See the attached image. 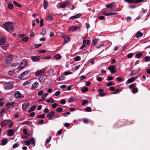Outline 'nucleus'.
Wrapping results in <instances>:
<instances>
[{
	"mask_svg": "<svg viewBox=\"0 0 150 150\" xmlns=\"http://www.w3.org/2000/svg\"><path fill=\"white\" fill-rule=\"evenodd\" d=\"M46 102L50 103H52L54 102V100L52 98H50L49 100H46Z\"/></svg>",
	"mask_w": 150,
	"mask_h": 150,
	"instance_id": "7c9ffc66",
	"label": "nucleus"
},
{
	"mask_svg": "<svg viewBox=\"0 0 150 150\" xmlns=\"http://www.w3.org/2000/svg\"><path fill=\"white\" fill-rule=\"evenodd\" d=\"M8 142V140L6 139H4L2 141V144L3 145H6Z\"/></svg>",
	"mask_w": 150,
	"mask_h": 150,
	"instance_id": "bb28decb",
	"label": "nucleus"
},
{
	"mask_svg": "<svg viewBox=\"0 0 150 150\" xmlns=\"http://www.w3.org/2000/svg\"><path fill=\"white\" fill-rule=\"evenodd\" d=\"M138 91V89L137 88H134L132 90V92L134 93H135Z\"/></svg>",
	"mask_w": 150,
	"mask_h": 150,
	"instance_id": "603ef678",
	"label": "nucleus"
},
{
	"mask_svg": "<svg viewBox=\"0 0 150 150\" xmlns=\"http://www.w3.org/2000/svg\"><path fill=\"white\" fill-rule=\"evenodd\" d=\"M116 67L113 66H110L108 67V69L112 73H114L116 71Z\"/></svg>",
	"mask_w": 150,
	"mask_h": 150,
	"instance_id": "423d86ee",
	"label": "nucleus"
},
{
	"mask_svg": "<svg viewBox=\"0 0 150 150\" xmlns=\"http://www.w3.org/2000/svg\"><path fill=\"white\" fill-rule=\"evenodd\" d=\"M18 37H24V38H28L26 36H25V34H18Z\"/></svg>",
	"mask_w": 150,
	"mask_h": 150,
	"instance_id": "c03bdc74",
	"label": "nucleus"
},
{
	"mask_svg": "<svg viewBox=\"0 0 150 150\" xmlns=\"http://www.w3.org/2000/svg\"><path fill=\"white\" fill-rule=\"evenodd\" d=\"M70 4V3L69 1H66L64 3L60 5V8H64L69 5Z\"/></svg>",
	"mask_w": 150,
	"mask_h": 150,
	"instance_id": "0eeeda50",
	"label": "nucleus"
},
{
	"mask_svg": "<svg viewBox=\"0 0 150 150\" xmlns=\"http://www.w3.org/2000/svg\"><path fill=\"white\" fill-rule=\"evenodd\" d=\"M124 1L129 3L131 4L133 2H134V0H125Z\"/></svg>",
	"mask_w": 150,
	"mask_h": 150,
	"instance_id": "58836bf2",
	"label": "nucleus"
},
{
	"mask_svg": "<svg viewBox=\"0 0 150 150\" xmlns=\"http://www.w3.org/2000/svg\"><path fill=\"white\" fill-rule=\"evenodd\" d=\"M87 45H86V40H83V44L82 46L81 47V49H83Z\"/></svg>",
	"mask_w": 150,
	"mask_h": 150,
	"instance_id": "4be33fe9",
	"label": "nucleus"
},
{
	"mask_svg": "<svg viewBox=\"0 0 150 150\" xmlns=\"http://www.w3.org/2000/svg\"><path fill=\"white\" fill-rule=\"evenodd\" d=\"M4 26L5 30L9 32H12L14 30V23L12 22H7L4 24Z\"/></svg>",
	"mask_w": 150,
	"mask_h": 150,
	"instance_id": "f257e3e1",
	"label": "nucleus"
},
{
	"mask_svg": "<svg viewBox=\"0 0 150 150\" xmlns=\"http://www.w3.org/2000/svg\"><path fill=\"white\" fill-rule=\"evenodd\" d=\"M8 7L9 9H11L13 8V4L9 3L8 4Z\"/></svg>",
	"mask_w": 150,
	"mask_h": 150,
	"instance_id": "473e14b6",
	"label": "nucleus"
},
{
	"mask_svg": "<svg viewBox=\"0 0 150 150\" xmlns=\"http://www.w3.org/2000/svg\"><path fill=\"white\" fill-rule=\"evenodd\" d=\"M142 55V53L141 52L139 53L136 54V57L138 58H139L140 57H141Z\"/></svg>",
	"mask_w": 150,
	"mask_h": 150,
	"instance_id": "49530a36",
	"label": "nucleus"
},
{
	"mask_svg": "<svg viewBox=\"0 0 150 150\" xmlns=\"http://www.w3.org/2000/svg\"><path fill=\"white\" fill-rule=\"evenodd\" d=\"M45 117V115L42 114L41 115H39L37 116L38 118H43Z\"/></svg>",
	"mask_w": 150,
	"mask_h": 150,
	"instance_id": "0e129e2a",
	"label": "nucleus"
},
{
	"mask_svg": "<svg viewBox=\"0 0 150 150\" xmlns=\"http://www.w3.org/2000/svg\"><path fill=\"white\" fill-rule=\"evenodd\" d=\"M79 27H77L76 26H71V27L69 29V31H74L76 30H78L79 29Z\"/></svg>",
	"mask_w": 150,
	"mask_h": 150,
	"instance_id": "4468645a",
	"label": "nucleus"
},
{
	"mask_svg": "<svg viewBox=\"0 0 150 150\" xmlns=\"http://www.w3.org/2000/svg\"><path fill=\"white\" fill-rule=\"evenodd\" d=\"M29 73V71L27 70L25 71L21 74H20L18 76V77L20 79H21L27 76Z\"/></svg>",
	"mask_w": 150,
	"mask_h": 150,
	"instance_id": "20e7f679",
	"label": "nucleus"
},
{
	"mask_svg": "<svg viewBox=\"0 0 150 150\" xmlns=\"http://www.w3.org/2000/svg\"><path fill=\"white\" fill-rule=\"evenodd\" d=\"M46 33V29L45 28H43L42 30V32L41 33L42 35H44Z\"/></svg>",
	"mask_w": 150,
	"mask_h": 150,
	"instance_id": "a18cd8bd",
	"label": "nucleus"
},
{
	"mask_svg": "<svg viewBox=\"0 0 150 150\" xmlns=\"http://www.w3.org/2000/svg\"><path fill=\"white\" fill-rule=\"evenodd\" d=\"M143 35V33L140 31L138 32L136 34V37L137 38H139V37H142Z\"/></svg>",
	"mask_w": 150,
	"mask_h": 150,
	"instance_id": "6ab92c4d",
	"label": "nucleus"
},
{
	"mask_svg": "<svg viewBox=\"0 0 150 150\" xmlns=\"http://www.w3.org/2000/svg\"><path fill=\"white\" fill-rule=\"evenodd\" d=\"M40 57L39 56H33L31 59L33 62H38L39 61Z\"/></svg>",
	"mask_w": 150,
	"mask_h": 150,
	"instance_id": "1a4fd4ad",
	"label": "nucleus"
},
{
	"mask_svg": "<svg viewBox=\"0 0 150 150\" xmlns=\"http://www.w3.org/2000/svg\"><path fill=\"white\" fill-rule=\"evenodd\" d=\"M7 135L11 137L13 136L14 133V130L13 129H10L7 130Z\"/></svg>",
	"mask_w": 150,
	"mask_h": 150,
	"instance_id": "f8f14e48",
	"label": "nucleus"
},
{
	"mask_svg": "<svg viewBox=\"0 0 150 150\" xmlns=\"http://www.w3.org/2000/svg\"><path fill=\"white\" fill-rule=\"evenodd\" d=\"M38 85V83L36 81L32 84V88L35 89L37 87Z\"/></svg>",
	"mask_w": 150,
	"mask_h": 150,
	"instance_id": "dca6fc26",
	"label": "nucleus"
},
{
	"mask_svg": "<svg viewBox=\"0 0 150 150\" xmlns=\"http://www.w3.org/2000/svg\"><path fill=\"white\" fill-rule=\"evenodd\" d=\"M14 95L15 98L19 99H22L24 97V96L18 91L15 92Z\"/></svg>",
	"mask_w": 150,
	"mask_h": 150,
	"instance_id": "7ed1b4c3",
	"label": "nucleus"
},
{
	"mask_svg": "<svg viewBox=\"0 0 150 150\" xmlns=\"http://www.w3.org/2000/svg\"><path fill=\"white\" fill-rule=\"evenodd\" d=\"M35 35V34L32 31L30 32V37H34Z\"/></svg>",
	"mask_w": 150,
	"mask_h": 150,
	"instance_id": "e2e57ef3",
	"label": "nucleus"
},
{
	"mask_svg": "<svg viewBox=\"0 0 150 150\" xmlns=\"http://www.w3.org/2000/svg\"><path fill=\"white\" fill-rule=\"evenodd\" d=\"M105 16H108L110 15L109 13L105 11H104L102 13Z\"/></svg>",
	"mask_w": 150,
	"mask_h": 150,
	"instance_id": "ea45409f",
	"label": "nucleus"
},
{
	"mask_svg": "<svg viewBox=\"0 0 150 150\" xmlns=\"http://www.w3.org/2000/svg\"><path fill=\"white\" fill-rule=\"evenodd\" d=\"M12 56L11 55L8 56L5 59V62L6 63H10V61L12 59Z\"/></svg>",
	"mask_w": 150,
	"mask_h": 150,
	"instance_id": "ddd939ff",
	"label": "nucleus"
},
{
	"mask_svg": "<svg viewBox=\"0 0 150 150\" xmlns=\"http://www.w3.org/2000/svg\"><path fill=\"white\" fill-rule=\"evenodd\" d=\"M52 19V16L50 15H49L47 16V20L48 21H50V20H51Z\"/></svg>",
	"mask_w": 150,
	"mask_h": 150,
	"instance_id": "3c124183",
	"label": "nucleus"
},
{
	"mask_svg": "<svg viewBox=\"0 0 150 150\" xmlns=\"http://www.w3.org/2000/svg\"><path fill=\"white\" fill-rule=\"evenodd\" d=\"M13 85V83L12 82H8L4 84V87L6 89H9L12 88Z\"/></svg>",
	"mask_w": 150,
	"mask_h": 150,
	"instance_id": "f03ea898",
	"label": "nucleus"
},
{
	"mask_svg": "<svg viewBox=\"0 0 150 150\" xmlns=\"http://www.w3.org/2000/svg\"><path fill=\"white\" fill-rule=\"evenodd\" d=\"M40 25L41 27H42L43 25V19H42L40 21Z\"/></svg>",
	"mask_w": 150,
	"mask_h": 150,
	"instance_id": "bf43d9fd",
	"label": "nucleus"
},
{
	"mask_svg": "<svg viewBox=\"0 0 150 150\" xmlns=\"http://www.w3.org/2000/svg\"><path fill=\"white\" fill-rule=\"evenodd\" d=\"M51 139V137H50L49 138H47L46 141L45 143V146L47 144L49 143Z\"/></svg>",
	"mask_w": 150,
	"mask_h": 150,
	"instance_id": "a19ab883",
	"label": "nucleus"
},
{
	"mask_svg": "<svg viewBox=\"0 0 150 150\" xmlns=\"http://www.w3.org/2000/svg\"><path fill=\"white\" fill-rule=\"evenodd\" d=\"M81 14L79 13L76 16H72L70 18V19H72V18H79L81 16Z\"/></svg>",
	"mask_w": 150,
	"mask_h": 150,
	"instance_id": "412c9836",
	"label": "nucleus"
},
{
	"mask_svg": "<svg viewBox=\"0 0 150 150\" xmlns=\"http://www.w3.org/2000/svg\"><path fill=\"white\" fill-rule=\"evenodd\" d=\"M88 91V88L87 87H85L81 89V91L83 93H84L87 91Z\"/></svg>",
	"mask_w": 150,
	"mask_h": 150,
	"instance_id": "c9c22d12",
	"label": "nucleus"
},
{
	"mask_svg": "<svg viewBox=\"0 0 150 150\" xmlns=\"http://www.w3.org/2000/svg\"><path fill=\"white\" fill-rule=\"evenodd\" d=\"M36 106L35 105H33L28 110V112H30L34 111L36 108Z\"/></svg>",
	"mask_w": 150,
	"mask_h": 150,
	"instance_id": "a878e982",
	"label": "nucleus"
},
{
	"mask_svg": "<svg viewBox=\"0 0 150 150\" xmlns=\"http://www.w3.org/2000/svg\"><path fill=\"white\" fill-rule=\"evenodd\" d=\"M135 79V77H132L128 79L127 81L129 83L133 82Z\"/></svg>",
	"mask_w": 150,
	"mask_h": 150,
	"instance_id": "5701e85b",
	"label": "nucleus"
},
{
	"mask_svg": "<svg viewBox=\"0 0 150 150\" xmlns=\"http://www.w3.org/2000/svg\"><path fill=\"white\" fill-rule=\"evenodd\" d=\"M45 71V69H42L38 71H37L36 75L43 74Z\"/></svg>",
	"mask_w": 150,
	"mask_h": 150,
	"instance_id": "2eb2a0df",
	"label": "nucleus"
},
{
	"mask_svg": "<svg viewBox=\"0 0 150 150\" xmlns=\"http://www.w3.org/2000/svg\"><path fill=\"white\" fill-rule=\"evenodd\" d=\"M22 125H32V123L30 121H25L24 122H23L21 123Z\"/></svg>",
	"mask_w": 150,
	"mask_h": 150,
	"instance_id": "c756f323",
	"label": "nucleus"
},
{
	"mask_svg": "<svg viewBox=\"0 0 150 150\" xmlns=\"http://www.w3.org/2000/svg\"><path fill=\"white\" fill-rule=\"evenodd\" d=\"M117 80L119 81H122V78L120 77H117Z\"/></svg>",
	"mask_w": 150,
	"mask_h": 150,
	"instance_id": "338daca9",
	"label": "nucleus"
},
{
	"mask_svg": "<svg viewBox=\"0 0 150 150\" xmlns=\"http://www.w3.org/2000/svg\"><path fill=\"white\" fill-rule=\"evenodd\" d=\"M144 0H134V3H140L143 1Z\"/></svg>",
	"mask_w": 150,
	"mask_h": 150,
	"instance_id": "052dcab7",
	"label": "nucleus"
},
{
	"mask_svg": "<svg viewBox=\"0 0 150 150\" xmlns=\"http://www.w3.org/2000/svg\"><path fill=\"white\" fill-rule=\"evenodd\" d=\"M92 109L90 107H88L86 109V111L87 112L91 111Z\"/></svg>",
	"mask_w": 150,
	"mask_h": 150,
	"instance_id": "de8ad7c7",
	"label": "nucleus"
},
{
	"mask_svg": "<svg viewBox=\"0 0 150 150\" xmlns=\"http://www.w3.org/2000/svg\"><path fill=\"white\" fill-rule=\"evenodd\" d=\"M83 121L85 123H88V120L84 118L83 119Z\"/></svg>",
	"mask_w": 150,
	"mask_h": 150,
	"instance_id": "4d7b16f0",
	"label": "nucleus"
},
{
	"mask_svg": "<svg viewBox=\"0 0 150 150\" xmlns=\"http://www.w3.org/2000/svg\"><path fill=\"white\" fill-rule=\"evenodd\" d=\"M63 109L61 108H58L56 109V111L58 112H62V111L63 110Z\"/></svg>",
	"mask_w": 150,
	"mask_h": 150,
	"instance_id": "37998d69",
	"label": "nucleus"
},
{
	"mask_svg": "<svg viewBox=\"0 0 150 150\" xmlns=\"http://www.w3.org/2000/svg\"><path fill=\"white\" fill-rule=\"evenodd\" d=\"M106 7L109 8L110 9H113L114 8V7L115 6V3H112L106 5Z\"/></svg>",
	"mask_w": 150,
	"mask_h": 150,
	"instance_id": "9b49d317",
	"label": "nucleus"
},
{
	"mask_svg": "<svg viewBox=\"0 0 150 150\" xmlns=\"http://www.w3.org/2000/svg\"><path fill=\"white\" fill-rule=\"evenodd\" d=\"M10 122V120H5L4 121H2L1 123V127H3L8 124Z\"/></svg>",
	"mask_w": 150,
	"mask_h": 150,
	"instance_id": "6e6552de",
	"label": "nucleus"
},
{
	"mask_svg": "<svg viewBox=\"0 0 150 150\" xmlns=\"http://www.w3.org/2000/svg\"><path fill=\"white\" fill-rule=\"evenodd\" d=\"M64 43H67L71 40L70 38H64Z\"/></svg>",
	"mask_w": 150,
	"mask_h": 150,
	"instance_id": "2f4dec72",
	"label": "nucleus"
},
{
	"mask_svg": "<svg viewBox=\"0 0 150 150\" xmlns=\"http://www.w3.org/2000/svg\"><path fill=\"white\" fill-rule=\"evenodd\" d=\"M81 58L80 56H77L75 58L74 60L75 61H77L80 60Z\"/></svg>",
	"mask_w": 150,
	"mask_h": 150,
	"instance_id": "8fccbe9b",
	"label": "nucleus"
},
{
	"mask_svg": "<svg viewBox=\"0 0 150 150\" xmlns=\"http://www.w3.org/2000/svg\"><path fill=\"white\" fill-rule=\"evenodd\" d=\"M6 41L5 38H1L0 39V45H3Z\"/></svg>",
	"mask_w": 150,
	"mask_h": 150,
	"instance_id": "a211bd4d",
	"label": "nucleus"
},
{
	"mask_svg": "<svg viewBox=\"0 0 150 150\" xmlns=\"http://www.w3.org/2000/svg\"><path fill=\"white\" fill-rule=\"evenodd\" d=\"M41 45V44H35L34 45V47L36 48H38L39 47H40Z\"/></svg>",
	"mask_w": 150,
	"mask_h": 150,
	"instance_id": "13d9d810",
	"label": "nucleus"
},
{
	"mask_svg": "<svg viewBox=\"0 0 150 150\" xmlns=\"http://www.w3.org/2000/svg\"><path fill=\"white\" fill-rule=\"evenodd\" d=\"M73 98L72 97H70L68 100L69 103H71L73 102Z\"/></svg>",
	"mask_w": 150,
	"mask_h": 150,
	"instance_id": "6e6d98bb",
	"label": "nucleus"
},
{
	"mask_svg": "<svg viewBox=\"0 0 150 150\" xmlns=\"http://www.w3.org/2000/svg\"><path fill=\"white\" fill-rule=\"evenodd\" d=\"M39 81L41 83H43L45 81V79L44 77L42 76H41L38 78Z\"/></svg>",
	"mask_w": 150,
	"mask_h": 150,
	"instance_id": "f3484780",
	"label": "nucleus"
},
{
	"mask_svg": "<svg viewBox=\"0 0 150 150\" xmlns=\"http://www.w3.org/2000/svg\"><path fill=\"white\" fill-rule=\"evenodd\" d=\"M117 10H112V11H110V15H115L117 14Z\"/></svg>",
	"mask_w": 150,
	"mask_h": 150,
	"instance_id": "393cba45",
	"label": "nucleus"
},
{
	"mask_svg": "<svg viewBox=\"0 0 150 150\" xmlns=\"http://www.w3.org/2000/svg\"><path fill=\"white\" fill-rule=\"evenodd\" d=\"M29 141L30 142L31 144H35V139L33 137H32L31 139L29 140Z\"/></svg>",
	"mask_w": 150,
	"mask_h": 150,
	"instance_id": "72a5a7b5",
	"label": "nucleus"
},
{
	"mask_svg": "<svg viewBox=\"0 0 150 150\" xmlns=\"http://www.w3.org/2000/svg\"><path fill=\"white\" fill-rule=\"evenodd\" d=\"M71 74V72L70 71H65L64 73V75L65 76L69 74Z\"/></svg>",
	"mask_w": 150,
	"mask_h": 150,
	"instance_id": "09e8293b",
	"label": "nucleus"
},
{
	"mask_svg": "<svg viewBox=\"0 0 150 150\" xmlns=\"http://www.w3.org/2000/svg\"><path fill=\"white\" fill-rule=\"evenodd\" d=\"M55 112L54 111H51L47 115V117H51L52 116L54 115H55Z\"/></svg>",
	"mask_w": 150,
	"mask_h": 150,
	"instance_id": "cd10ccee",
	"label": "nucleus"
},
{
	"mask_svg": "<svg viewBox=\"0 0 150 150\" xmlns=\"http://www.w3.org/2000/svg\"><path fill=\"white\" fill-rule=\"evenodd\" d=\"M64 75H61L60 76H59V78L57 79V80L58 81L62 80L64 79L65 78Z\"/></svg>",
	"mask_w": 150,
	"mask_h": 150,
	"instance_id": "b1692460",
	"label": "nucleus"
},
{
	"mask_svg": "<svg viewBox=\"0 0 150 150\" xmlns=\"http://www.w3.org/2000/svg\"><path fill=\"white\" fill-rule=\"evenodd\" d=\"M30 103L28 102H26L25 103L23 104L22 105L23 109V110H26L29 106Z\"/></svg>",
	"mask_w": 150,
	"mask_h": 150,
	"instance_id": "9d476101",
	"label": "nucleus"
},
{
	"mask_svg": "<svg viewBox=\"0 0 150 150\" xmlns=\"http://www.w3.org/2000/svg\"><path fill=\"white\" fill-rule=\"evenodd\" d=\"M133 55V54L132 53H130L128 54L127 55V57L128 58H131Z\"/></svg>",
	"mask_w": 150,
	"mask_h": 150,
	"instance_id": "680f3d73",
	"label": "nucleus"
},
{
	"mask_svg": "<svg viewBox=\"0 0 150 150\" xmlns=\"http://www.w3.org/2000/svg\"><path fill=\"white\" fill-rule=\"evenodd\" d=\"M13 3L14 4V5L17 6L19 7H21V6L18 4L16 1H13Z\"/></svg>",
	"mask_w": 150,
	"mask_h": 150,
	"instance_id": "f704fd0d",
	"label": "nucleus"
},
{
	"mask_svg": "<svg viewBox=\"0 0 150 150\" xmlns=\"http://www.w3.org/2000/svg\"><path fill=\"white\" fill-rule=\"evenodd\" d=\"M54 57L56 59H59L61 58V56L59 54H58L55 56Z\"/></svg>",
	"mask_w": 150,
	"mask_h": 150,
	"instance_id": "4c0bfd02",
	"label": "nucleus"
},
{
	"mask_svg": "<svg viewBox=\"0 0 150 150\" xmlns=\"http://www.w3.org/2000/svg\"><path fill=\"white\" fill-rule=\"evenodd\" d=\"M25 142L26 144V145L27 146L30 145L31 144L30 142L29 141H25Z\"/></svg>",
	"mask_w": 150,
	"mask_h": 150,
	"instance_id": "5fc2aeb1",
	"label": "nucleus"
},
{
	"mask_svg": "<svg viewBox=\"0 0 150 150\" xmlns=\"http://www.w3.org/2000/svg\"><path fill=\"white\" fill-rule=\"evenodd\" d=\"M88 102V100H84L82 101V105H84L87 103Z\"/></svg>",
	"mask_w": 150,
	"mask_h": 150,
	"instance_id": "864d4df0",
	"label": "nucleus"
},
{
	"mask_svg": "<svg viewBox=\"0 0 150 150\" xmlns=\"http://www.w3.org/2000/svg\"><path fill=\"white\" fill-rule=\"evenodd\" d=\"M66 100L64 99H62L60 101V103L61 104H64L65 103Z\"/></svg>",
	"mask_w": 150,
	"mask_h": 150,
	"instance_id": "69168bd1",
	"label": "nucleus"
},
{
	"mask_svg": "<svg viewBox=\"0 0 150 150\" xmlns=\"http://www.w3.org/2000/svg\"><path fill=\"white\" fill-rule=\"evenodd\" d=\"M107 85L109 86L113 85V83L112 82H109L107 84Z\"/></svg>",
	"mask_w": 150,
	"mask_h": 150,
	"instance_id": "774afa93",
	"label": "nucleus"
},
{
	"mask_svg": "<svg viewBox=\"0 0 150 150\" xmlns=\"http://www.w3.org/2000/svg\"><path fill=\"white\" fill-rule=\"evenodd\" d=\"M28 64V62L26 61L20 63L19 66V69H21L24 68L26 67Z\"/></svg>",
	"mask_w": 150,
	"mask_h": 150,
	"instance_id": "39448f33",
	"label": "nucleus"
},
{
	"mask_svg": "<svg viewBox=\"0 0 150 150\" xmlns=\"http://www.w3.org/2000/svg\"><path fill=\"white\" fill-rule=\"evenodd\" d=\"M98 42V39H93L92 42L94 45H95L97 44Z\"/></svg>",
	"mask_w": 150,
	"mask_h": 150,
	"instance_id": "e433bc0d",
	"label": "nucleus"
},
{
	"mask_svg": "<svg viewBox=\"0 0 150 150\" xmlns=\"http://www.w3.org/2000/svg\"><path fill=\"white\" fill-rule=\"evenodd\" d=\"M47 1L45 0L44 1V7L45 9H46L47 7Z\"/></svg>",
	"mask_w": 150,
	"mask_h": 150,
	"instance_id": "c85d7f7f",
	"label": "nucleus"
},
{
	"mask_svg": "<svg viewBox=\"0 0 150 150\" xmlns=\"http://www.w3.org/2000/svg\"><path fill=\"white\" fill-rule=\"evenodd\" d=\"M54 71V69H51L47 71V73L49 75H50L53 73Z\"/></svg>",
	"mask_w": 150,
	"mask_h": 150,
	"instance_id": "aec40b11",
	"label": "nucleus"
},
{
	"mask_svg": "<svg viewBox=\"0 0 150 150\" xmlns=\"http://www.w3.org/2000/svg\"><path fill=\"white\" fill-rule=\"evenodd\" d=\"M145 61L147 62L150 61V57L149 56H146L144 58Z\"/></svg>",
	"mask_w": 150,
	"mask_h": 150,
	"instance_id": "79ce46f5",
	"label": "nucleus"
}]
</instances>
